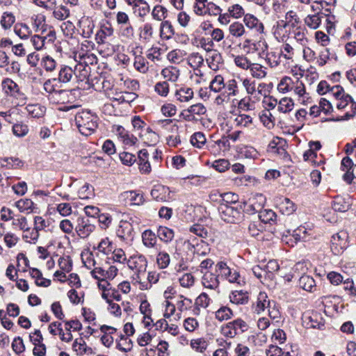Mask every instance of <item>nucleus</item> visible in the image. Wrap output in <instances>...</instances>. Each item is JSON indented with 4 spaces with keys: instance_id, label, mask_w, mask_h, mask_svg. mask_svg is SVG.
<instances>
[{
    "instance_id": "e433bc0d",
    "label": "nucleus",
    "mask_w": 356,
    "mask_h": 356,
    "mask_svg": "<svg viewBox=\"0 0 356 356\" xmlns=\"http://www.w3.org/2000/svg\"><path fill=\"white\" fill-rule=\"evenodd\" d=\"M156 235L151 230L146 229L142 233L143 245L148 248H152L156 243Z\"/></svg>"
},
{
    "instance_id": "680f3d73",
    "label": "nucleus",
    "mask_w": 356,
    "mask_h": 356,
    "mask_svg": "<svg viewBox=\"0 0 356 356\" xmlns=\"http://www.w3.org/2000/svg\"><path fill=\"white\" fill-rule=\"evenodd\" d=\"M22 237L26 243L35 244L39 238V233L34 229H31L28 226V229L24 230Z\"/></svg>"
},
{
    "instance_id": "f8f14e48",
    "label": "nucleus",
    "mask_w": 356,
    "mask_h": 356,
    "mask_svg": "<svg viewBox=\"0 0 356 356\" xmlns=\"http://www.w3.org/2000/svg\"><path fill=\"white\" fill-rule=\"evenodd\" d=\"M95 225L91 224L88 220L79 218L78 224L75 227V230L81 238H85L95 230Z\"/></svg>"
},
{
    "instance_id": "e2e57ef3",
    "label": "nucleus",
    "mask_w": 356,
    "mask_h": 356,
    "mask_svg": "<svg viewBox=\"0 0 356 356\" xmlns=\"http://www.w3.org/2000/svg\"><path fill=\"white\" fill-rule=\"evenodd\" d=\"M293 102L291 98L284 97L278 103L277 110L283 113L289 112L293 109Z\"/></svg>"
},
{
    "instance_id": "052dcab7",
    "label": "nucleus",
    "mask_w": 356,
    "mask_h": 356,
    "mask_svg": "<svg viewBox=\"0 0 356 356\" xmlns=\"http://www.w3.org/2000/svg\"><path fill=\"white\" fill-rule=\"evenodd\" d=\"M273 10L280 18V15L288 11L286 0H275L273 3Z\"/></svg>"
},
{
    "instance_id": "0e129e2a",
    "label": "nucleus",
    "mask_w": 356,
    "mask_h": 356,
    "mask_svg": "<svg viewBox=\"0 0 356 356\" xmlns=\"http://www.w3.org/2000/svg\"><path fill=\"white\" fill-rule=\"evenodd\" d=\"M250 202H253V213H259L263 210V207L266 202V198L262 194H258L253 197Z\"/></svg>"
},
{
    "instance_id": "ddd939ff",
    "label": "nucleus",
    "mask_w": 356,
    "mask_h": 356,
    "mask_svg": "<svg viewBox=\"0 0 356 356\" xmlns=\"http://www.w3.org/2000/svg\"><path fill=\"white\" fill-rule=\"evenodd\" d=\"M219 274L217 275L211 271L207 270L202 275V284L204 288L216 290L219 287Z\"/></svg>"
},
{
    "instance_id": "c03bdc74",
    "label": "nucleus",
    "mask_w": 356,
    "mask_h": 356,
    "mask_svg": "<svg viewBox=\"0 0 356 356\" xmlns=\"http://www.w3.org/2000/svg\"><path fill=\"white\" fill-rule=\"evenodd\" d=\"M70 92L66 90H58L52 93L50 99L56 104H65L69 101Z\"/></svg>"
},
{
    "instance_id": "bb28decb",
    "label": "nucleus",
    "mask_w": 356,
    "mask_h": 356,
    "mask_svg": "<svg viewBox=\"0 0 356 356\" xmlns=\"http://www.w3.org/2000/svg\"><path fill=\"white\" fill-rule=\"evenodd\" d=\"M231 302L236 305H245L249 301V296L247 291H234L229 295Z\"/></svg>"
},
{
    "instance_id": "0eeeda50",
    "label": "nucleus",
    "mask_w": 356,
    "mask_h": 356,
    "mask_svg": "<svg viewBox=\"0 0 356 356\" xmlns=\"http://www.w3.org/2000/svg\"><path fill=\"white\" fill-rule=\"evenodd\" d=\"M128 267L135 272L134 276H137V279L140 278V276H145L147 261L145 256L143 254H134L131 256L127 260Z\"/></svg>"
},
{
    "instance_id": "9b49d317",
    "label": "nucleus",
    "mask_w": 356,
    "mask_h": 356,
    "mask_svg": "<svg viewBox=\"0 0 356 356\" xmlns=\"http://www.w3.org/2000/svg\"><path fill=\"white\" fill-rule=\"evenodd\" d=\"M113 131L118 136V138L126 145H134L137 142V138L127 131L120 125H115Z\"/></svg>"
},
{
    "instance_id": "a19ab883",
    "label": "nucleus",
    "mask_w": 356,
    "mask_h": 356,
    "mask_svg": "<svg viewBox=\"0 0 356 356\" xmlns=\"http://www.w3.org/2000/svg\"><path fill=\"white\" fill-rule=\"evenodd\" d=\"M94 248L107 255L113 250V243L108 237H105L102 238L97 246Z\"/></svg>"
},
{
    "instance_id": "c756f323",
    "label": "nucleus",
    "mask_w": 356,
    "mask_h": 356,
    "mask_svg": "<svg viewBox=\"0 0 356 356\" xmlns=\"http://www.w3.org/2000/svg\"><path fill=\"white\" fill-rule=\"evenodd\" d=\"M161 74L165 81L176 82L179 77L180 71L176 67L169 66L163 69Z\"/></svg>"
},
{
    "instance_id": "de8ad7c7",
    "label": "nucleus",
    "mask_w": 356,
    "mask_h": 356,
    "mask_svg": "<svg viewBox=\"0 0 356 356\" xmlns=\"http://www.w3.org/2000/svg\"><path fill=\"white\" fill-rule=\"evenodd\" d=\"M251 75L256 79H261L266 77V67L258 63H251L249 68Z\"/></svg>"
},
{
    "instance_id": "603ef678",
    "label": "nucleus",
    "mask_w": 356,
    "mask_h": 356,
    "mask_svg": "<svg viewBox=\"0 0 356 356\" xmlns=\"http://www.w3.org/2000/svg\"><path fill=\"white\" fill-rule=\"evenodd\" d=\"M168 15L167 9L161 5H156L152 11V17L156 21L163 22Z\"/></svg>"
},
{
    "instance_id": "aec40b11",
    "label": "nucleus",
    "mask_w": 356,
    "mask_h": 356,
    "mask_svg": "<svg viewBox=\"0 0 356 356\" xmlns=\"http://www.w3.org/2000/svg\"><path fill=\"white\" fill-rule=\"evenodd\" d=\"M206 60L209 68L213 71L218 70L223 62L222 55L216 50L211 51Z\"/></svg>"
},
{
    "instance_id": "39448f33",
    "label": "nucleus",
    "mask_w": 356,
    "mask_h": 356,
    "mask_svg": "<svg viewBox=\"0 0 356 356\" xmlns=\"http://www.w3.org/2000/svg\"><path fill=\"white\" fill-rule=\"evenodd\" d=\"M216 271L220 276L227 280L230 283H236L238 285L245 284L243 277H241L236 269L231 268L224 261H219L216 265Z\"/></svg>"
},
{
    "instance_id": "4c0bfd02",
    "label": "nucleus",
    "mask_w": 356,
    "mask_h": 356,
    "mask_svg": "<svg viewBox=\"0 0 356 356\" xmlns=\"http://www.w3.org/2000/svg\"><path fill=\"white\" fill-rule=\"evenodd\" d=\"M15 16L11 12L3 13L1 19L0 24L2 29L5 31L10 30L13 25H15Z\"/></svg>"
},
{
    "instance_id": "774afa93",
    "label": "nucleus",
    "mask_w": 356,
    "mask_h": 356,
    "mask_svg": "<svg viewBox=\"0 0 356 356\" xmlns=\"http://www.w3.org/2000/svg\"><path fill=\"white\" fill-rule=\"evenodd\" d=\"M111 253H112L113 260L115 262H117V263H119L121 264H124L125 263L127 264L128 259H127L126 254L122 249H121V248L115 249L112 251Z\"/></svg>"
},
{
    "instance_id": "f704fd0d",
    "label": "nucleus",
    "mask_w": 356,
    "mask_h": 356,
    "mask_svg": "<svg viewBox=\"0 0 356 356\" xmlns=\"http://www.w3.org/2000/svg\"><path fill=\"white\" fill-rule=\"evenodd\" d=\"M159 124L161 125V127L166 132L168 136L178 134L179 127L176 123L173 122L172 120L165 119L160 120L159 121Z\"/></svg>"
},
{
    "instance_id": "f3484780",
    "label": "nucleus",
    "mask_w": 356,
    "mask_h": 356,
    "mask_svg": "<svg viewBox=\"0 0 356 356\" xmlns=\"http://www.w3.org/2000/svg\"><path fill=\"white\" fill-rule=\"evenodd\" d=\"M13 31L21 40H26L32 35V31L28 24L23 22L15 24Z\"/></svg>"
},
{
    "instance_id": "c85d7f7f",
    "label": "nucleus",
    "mask_w": 356,
    "mask_h": 356,
    "mask_svg": "<svg viewBox=\"0 0 356 356\" xmlns=\"http://www.w3.org/2000/svg\"><path fill=\"white\" fill-rule=\"evenodd\" d=\"M74 76L79 81H86L90 72V67L83 65L82 62H79L76 65L74 70Z\"/></svg>"
},
{
    "instance_id": "f03ea898",
    "label": "nucleus",
    "mask_w": 356,
    "mask_h": 356,
    "mask_svg": "<svg viewBox=\"0 0 356 356\" xmlns=\"http://www.w3.org/2000/svg\"><path fill=\"white\" fill-rule=\"evenodd\" d=\"M97 116L88 111H81L75 115V122L79 132L84 136H90L97 128Z\"/></svg>"
},
{
    "instance_id": "f257e3e1",
    "label": "nucleus",
    "mask_w": 356,
    "mask_h": 356,
    "mask_svg": "<svg viewBox=\"0 0 356 356\" xmlns=\"http://www.w3.org/2000/svg\"><path fill=\"white\" fill-rule=\"evenodd\" d=\"M311 67V65L306 67L303 65L300 67V80L297 79L296 81H294L289 76L283 77L277 85V90L283 93L293 90L294 92L298 95V101L300 104L304 105L309 104L311 102V98L309 94L306 92V83L309 86L312 85V79L309 78L310 72H309Z\"/></svg>"
},
{
    "instance_id": "6e6d98bb",
    "label": "nucleus",
    "mask_w": 356,
    "mask_h": 356,
    "mask_svg": "<svg viewBox=\"0 0 356 356\" xmlns=\"http://www.w3.org/2000/svg\"><path fill=\"white\" fill-rule=\"evenodd\" d=\"M229 32L232 35L236 38H240L245 34V30L243 24L235 22L229 25Z\"/></svg>"
},
{
    "instance_id": "b1692460",
    "label": "nucleus",
    "mask_w": 356,
    "mask_h": 356,
    "mask_svg": "<svg viewBox=\"0 0 356 356\" xmlns=\"http://www.w3.org/2000/svg\"><path fill=\"white\" fill-rule=\"evenodd\" d=\"M219 205L233 206L237 204H245L238 201V195L234 193L228 192L220 195Z\"/></svg>"
},
{
    "instance_id": "72a5a7b5",
    "label": "nucleus",
    "mask_w": 356,
    "mask_h": 356,
    "mask_svg": "<svg viewBox=\"0 0 356 356\" xmlns=\"http://www.w3.org/2000/svg\"><path fill=\"white\" fill-rule=\"evenodd\" d=\"M132 9L138 17H144L149 14L150 6L145 0H138L136 6H132Z\"/></svg>"
},
{
    "instance_id": "7c9ffc66",
    "label": "nucleus",
    "mask_w": 356,
    "mask_h": 356,
    "mask_svg": "<svg viewBox=\"0 0 356 356\" xmlns=\"http://www.w3.org/2000/svg\"><path fill=\"white\" fill-rule=\"evenodd\" d=\"M74 71L73 69L67 65H64L60 67L58 76L56 79L58 82L67 83H69L74 77Z\"/></svg>"
},
{
    "instance_id": "5fc2aeb1",
    "label": "nucleus",
    "mask_w": 356,
    "mask_h": 356,
    "mask_svg": "<svg viewBox=\"0 0 356 356\" xmlns=\"http://www.w3.org/2000/svg\"><path fill=\"white\" fill-rule=\"evenodd\" d=\"M206 137L202 132H195L191 137V143L197 148H202L206 143Z\"/></svg>"
},
{
    "instance_id": "79ce46f5",
    "label": "nucleus",
    "mask_w": 356,
    "mask_h": 356,
    "mask_svg": "<svg viewBox=\"0 0 356 356\" xmlns=\"http://www.w3.org/2000/svg\"><path fill=\"white\" fill-rule=\"evenodd\" d=\"M117 337H120V340L117 342V348L124 353L131 351L133 348L131 340L122 334H117Z\"/></svg>"
},
{
    "instance_id": "338daca9",
    "label": "nucleus",
    "mask_w": 356,
    "mask_h": 356,
    "mask_svg": "<svg viewBox=\"0 0 356 356\" xmlns=\"http://www.w3.org/2000/svg\"><path fill=\"white\" fill-rule=\"evenodd\" d=\"M207 0H195L193 5V12L200 16L205 15V8L207 6Z\"/></svg>"
},
{
    "instance_id": "6e6552de",
    "label": "nucleus",
    "mask_w": 356,
    "mask_h": 356,
    "mask_svg": "<svg viewBox=\"0 0 356 356\" xmlns=\"http://www.w3.org/2000/svg\"><path fill=\"white\" fill-rule=\"evenodd\" d=\"M2 90L7 96L24 100L25 95L20 87L11 79L6 78L1 82Z\"/></svg>"
},
{
    "instance_id": "2eb2a0df",
    "label": "nucleus",
    "mask_w": 356,
    "mask_h": 356,
    "mask_svg": "<svg viewBox=\"0 0 356 356\" xmlns=\"http://www.w3.org/2000/svg\"><path fill=\"white\" fill-rule=\"evenodd\" d=\"M243 21L245 26L250 29H252L258 33H264V26L263 23L261 22L254 15L248 13L244 15Z\"/></svg>"
},
{
    "instance_id": "cd10ccee",
    "label": "nucleus",
    "mask_w": 356,
    "mask_h": 356,
    "mask_svg": "<svg viewBox=\"0 0 356 356\" xmlns=\"http://www.w3.org/2000/svg\"><path fill=\"white\" fill-rule=\"evenodd\" d=\"M154 35L153 24L149 22L145 23L143 26L140 33V37L143 42L145 43L150 42L154 38Z\"/></svg>"
},
{
    "instance_id": "864d4df0",
    "label": "nucleus",
    "mask_w": 356,
    "mask_h": 356,
    "mask_svg": "<svg viewBox=\"0 0 356 356\" xmlns=\"http://www.w3.org/2000/svg\"><path fill=\"white\" fill-rule=\"evenodd\" d=\"M190 346L196 352L203 353L207 348L208 343L204 338H198L192 339Z\"/></svg>"
},
{
    "instance_id": "8fccbe9b",
    "label": "nucleus",
    "mask_w": 356,
    "mask_h": 356,
    "mask_svg": "<svg viewBox=\"0 0 356 356\" xmlns=\"http://www.w3.org/2000/svg\"><path fill=\"white\" fill-rule=\"evenodd\" d=\"M225 88L226 90V97H234L238 94L239 90L238 83L236 79H231L225 82Z\"/></svg>"
},
{
    "instance_id": "393cba45",
    "label": "nucleus",
    "mask_w": 356,
    "mask_h": 356,
    "mask_svg": "<svg viewBox=\"0 0 356 356\" xmlns=\"http://www.w3.org/2000/svg\"><path fill=\"white\" fill-rule=\"evenodd\" d=\"M296 38L298 41H300L302 45L304 47L303 49V57L304 59L309 62L312 60V49L308 46L309 40L305 37L304 32L298 31L296 34Z\"/></svg>"
},
{
    "instance_id": "a18cd8bd",
    "label": "nucleus",
    "mask_w": 356,
    "mask_h": 356,
    "mask_svg": "<svg viewBox=\"0 0 356 356\" xmlns=\"http://www.w3.org/2000/svg\"><path fill=\"white\" fill-rule=\"evenodd\" d=\"M211 299L209 296L203 292L200 293L198 297L195 299V312L199 314L200 308L206 309L210 304Z\"/></svg>"
},
{
    "instance_id": "13d9d810",
    "label": "nucleus",
    "mask_w": 356,
    "mask_h": 356,
    "mask_svg": "<svg viewBox=\"0 0 356 356\" xmlns=\"http://www.w3.org/2000/svg\"><path fill=\"white\" fill-rule=\"evenodd\" d=\"M233 315L232 310L225 306L221 307L216 312V318L220 321L230 319Z\"/></svg>"
},
{
    "instance_id": "4d7b16f0",
    "label": "nucleus",
    "mask_w": 356,
    "mask_h": 356,
    "mask_svg": "<svg viewBox=\"0 0 356 356\" xmlns=\"http://www.w3.org/2000/svg\"><path fill=\"white\" fill-rule=\"evenodd\" d=\"M26 108L29 114L34 118H41L44 114V108L39 104H29Z\"/></svg>"
},
{
    "instance_id": "4468645a",
    "label": "nucleus",
    "mask_w": 356,
    "mask_h": 356,
    "mask_svg": "<svg viewBox=\"0 0 356 356\" xmlns=\"http://www.w3.org/2000/svg\"><path fill=\"white\" fill-rule=\"evenodd\" d=\"M148 156L149 154L147 149H143L138 152V164L139 170L142 174L149 175L152 171Z\"/></svg>"
},
{
    "instance_id": "a211bd4d",
    "label": "nucleus",
    "mask_w": 356,
    "mask_h": 356,
    "mask_svg": "<svg viewBox=\"0 0 356 356\" xmlns=\"http://www.w3.org/2000/svg\"><path fill=\"white\" fill-rule=\"evenodd\" d=\"M193 89L187 86H180L175 93L176 100L179 102H188L193 99Z\"/></svg>"
},
{
    "instance_id": "412c9836",
    "label": "nucleus",
    "mask_w": 356,
    "mask_h": 356,
    "mask_svg": "<svg viewBox=\"0 0 356 356\" xmlns=\"http://www.w3.org/2000/svg\"><path fill=\"white\" fill-rule=\"evenodd\" d=\"M188 65L194 70H197L200 76H202L201 70L199 68L204 63L203 56L198 52H193L188 55L187 58Z\"/></svg>"
},
{
    "instance_id": "c9c22d12",
    "label": "nucleus",
    "mask_w": 356,
    "mask_h": 356,
    "mask_svg": "<svg viewBox=\"0 0 356 356\" xmlns=\"http://www.w3.org/2000/svg\"><path fill=\"white\" fill-rule=\"evenodd\" d=\"M30 275L35 279L36 285L39 286L47 287L51 284V280L42 277V274L38 268H31Z\"/></svg>"
},
{
    "instance_id": "3c124183",
    "label": "nucleus",
    "mask_w": 356,
    "mask_h": 356,
    "mask_svg": "<svg viewBox=\"0 0 356 356\" xmlns=\"http://www.w3.org/2000/svg\"><path fill=\"white\" fill-rule=\"evenodd\" d=\"M225 82L221 75H216L210 82L209 88L214 92H220L225 88Z\"/></svg>"
},
{
    "instance_id": "7ed1b4c3",
    "label": "nucleus",
    "mask_w": 356,
    "mask_h": 356,
    "mask_svg": "<svg viewBox=\"0 0 356 356\" xmlns=\"http://www.w3.org/2000/svg\"><path fill=\"white\" fill-rule=\"evenodd\" d=\"M299 24L300 19L297 13L291 10H288L285 14L284 19H279L273 26V33L277 37L284 36L286 34H289Z\"/></svg>"
},
{
    "instance_id": "69168bd1",
    "label": "nucleus",
    "mask_w": 356,
    "mask_h": 356,
    "mask_svg": "<svg viewBox=\"0 0 356 356\" xmlns=\"http://www.w3.org/2000/svg\"><path fill=\"white\" fill-rule=\"evenodd\" d=\"M275 213L270 209H263L259 213V218L264 223H270L275 219Z\"/></svg>"
},
{
    "instance_id": "ea45409f",
    "label": "nucleus",
    "mask_w": 356,
    "mask_h": 356,
    "mask_svg": "<svg viewBox=\"0 0 356 356\" xmlns=\"http://www.w3.org/2000/svg\"><path fill=\"white\" fill-rule=\"evenodd\" d=\"M279 208L280 211L284 215H290L296 210L295 204L287 197L280 199Z\"/></svg>"
},
{
    "instance_id": "dca6fc26",
    "label": "nucleus",
    "mask_w": 356,
    "mask_h": 356,
    "mask_svg": "<svg viewBox=\"0 0 356 356\" xmlns=\"http://www.w3.org/2000/svg\"><path fill=\"white\" fill-rule=\"evenodd\" d=\"M72 349L78 355H90L93 353L92 349L87 346L86 341L81 337L74 341Z\"/></svg>"
},
{
    "instance_id": "37998d69",
    "label": "nucleus",
    "mask_w": 356,
    "mask_h": 356,
    "mask_svg": "<svg viewBox=\"0 0 356 356\" xmlns=\"http://www.w3.org/2000/svg\"><path fill=\"white\" fill-rule=\"evenodd\" d=\"M113 34V29L111 25H104L101 29L96 34V40L97 44H103L105 42L106 38L111 36Z\"/></svg>"
},
{
    "instance_id": "20e7f679",
    "label": "nucleus",
    "mask_w": 356,
    "mask_h": 356,
    "mask_svg": "<svg viewBox=\"0 0 356 356\" xmlns=\"http://www.w3.org/2000/svg\"><path fill=\"white\" fill-rule=\"evenodd\" d=\"M247 204H237L233 206L219 205L218 212L220 218L229 223H238L244 217V211Z\"/></svg>"
},
{
    "instance_id": "09e8293b",
    "label": "nucleus",
    "mask_w": 356,
    "mask_h": 356,
    "mask_svg": "<svg viewBox=\"0 0 356 356\" xmlns=\"http://www.w3.org/2000/svg\"><path fill=\"white\" fill-rule=\"evenodd\" d=\"M163 306L165 307V311L163 314L165 318H168L172 316H175L174 318L176 320L181 318V313L177 312L175 314V305L171 303L168 300L164 301Z\"/></svg>"
},
{
    "instance_id": "4be33fe9",
    "label": "nucleus",
    "mask_w": 356,
    "mask_h": 356,
    "mask_svg": "<svg viewBox=\"0 0 356 356\" xmlns=\"http://www.w3.org/2000/svg\"><path fill=\"white\" fill-rule=\"evenodd\" d=\"M269 306L270 300L267 294L265 292H260L257 296L256 303L253 306L254 312L257 314H260Z\"/></svg>"
},
{
    "instance_id": "bf43d9fd",
    "label": "nucleus",
    "mask_w": 356,
    "mask_h": 356,
    "mask_svg": "<svg viewBox=\"0 0 356 356\" xmlns=\"http://www.w3.org/2000/svg\"><path fill=\"white\" fill-rule=\"evenodd\" d=\"M236 126L239 127H249L252 123V118L246 114H240L234 119Z\"/></svg>"
},
{
    "instance_id": "6ab92c4d",
    "label": "nucleus",
    "mask_w": 356,
    "mask_h": 356,
    "mask_svg": "<svg viewBox=\"0 0 356 356\" xmlns=\"http://www.w3.org/2000/svg\"><path fill=\"white\" fill-rule=\"evenodd\" d=\"M134 229L131 223L127 221L121 222L117 230V235L123 240L132 239Z\"/></svg>"
},
{
    "instance_id": "58836bf2",
    "label": "nucleus",
    "mask_w": 356,
    "mask_h": 356,
    "mask_svg": "<svg viewBox=\"0 0 356 356\" xmlns=\"http://www.w3.org/2000/svg\"><path fill=\"white\" fill-rule=\"evenodd\" d=\"M174 231L167 227L160 226L157 229L156 236L161 241L165 243L171 241L174 238Z\"/></svg>"
},
{
    "instance_id": "473e14b6",
    "label": "nucleus",
    "mask_w": 356,
    "mask_h": 356,
    "mask_svg": "<svg viewBox=\"0 0 356 356\" xmlns=\"http://www.w3.org/2000/svg\"><path fill=\"white\" fill-rule=\"evenodd\" d=\"M175 34L174 28L170 22L163 21L160 24V37L163 40H170Z\"/></svg>"
},
{
    "instance_id": "9d476101",
    "label": "nucleus",
    "mask_w": 356,
    "mask_h": 356,
    "mask_svg": "<svg viewBox=\"0 0 356 356\" xmlns=\"http://www.w3.org/2000/svg\"><path fill=\"white\" fill-rule=\"evenodd\" d=\"M120 198L125 204L131 205H141L145 201L143 194L136 191H124L120 194Z\"/></svg>"
},
{
    "instance_id": "2f4dec72",
    "label": "nucleus",
    "mask_w": 356,
    "mask_h": 356,
    "mask_svg": "<svg viewBox=\"0 0 356 356\" xmlns=\"http://www.w3.org/2000/svg\"><path fill=\"white\" fill-rule=\"evenodd\" d=\"M185 112L188 113L185 117L186 120L190 121L194 118L195 115H202L205 114L207 108L202 104L198 103L189 106Z\"/></svg>"
},
{
    "instance_id": "423d86ee",
    "label": "nucleus",
    "mask_w": 356,
    "mask_h": 356,
    "mask_svg": "<svg viewBox=\"0 0 356 356\" xmlns=\"http://www.w3.org/2000/svg\"><path fill=\"white\" fill-rule=\"evenodd\" d=\"M248 330V325L241 318L235 319L227 323L221 328L222 334L229 338H234L237 334L243 333Z\"/></svg>"
},
{
    "instance_id": "1a4fd4ad",
    "label": "nucleus",
    "mask_w": 356,
    "mask_h": 356,
    "mask_svg": "<svg viewBox=\"0 0 356 356\" xmlns=\"http://www.w3.org/2000/svg\"><path fill=\"white\" fill-rule=\"evenodd\" d=\"M151 196L157 202H168L172 199L171 191L165 186L155 185L151 191Z\"/></svg>"
},
{
    "instance_id": "a878e982",
    "label": "nucleus",
    "mask_w": 356,
    "mask_h": 356,
    "mask_svg": "<svg viewBox=\"0 0 356 356\" xmlns=\"http://www.w3.org/2000/svg\"><path fill=\"white\" fill-rule=\"evenodd\" d=\"M331 104L324 98H321L318 106H313V116H320L321 113L325 115L332 111Z\"/></svg>"
},
{
    "instance_id": "5701e85b",
    "label": "nucleus",
    "mask_w": 356,
    "mask_h": 356,
    "mask_svg": "<svg viewBox=\"0 0 356 356\" xmlns=\"http://www.w3.org/2000/svg\"><path fill=\"white\" fill-rule=\"evenodd\" d=\"M49 10H52V16L57 20L64 21L70 15V10L64 5H53L52 8Z\"/></svg>"
},
{
    "instance_id": "49530a36",
    "label": "nucleus",
    "mask_w": 356,
    "mask_h": 356,
    "mask_svg": "<svg viewBox=\"0 0 356 356\" xmlns=\"http://www.w3.org/2000/svg\"><path fill=\"white\" fill-rule=\"evenodd\" d=\"M15 205L20 212L30 213L33 211L34 203L30 199H21L16 202Z\"/></svg>"
}]
</instances>
